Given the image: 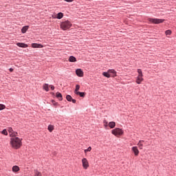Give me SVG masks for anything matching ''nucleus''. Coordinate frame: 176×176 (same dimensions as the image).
<instances>
[{
	"label": "nucleus",
	"mask_w": 176,
	"mask_h": 176,
	"mask_svg": "<svg viewBox=\"0 0 176 176\" xmlns=\"http://www.w3.org/2000/svg\"><path fill=\"white\" fill-rule=\"evenodd\" d=\"M10 144L14 149H19V148H21L22 145L21 139L17 137L11 138Z\"/></svg>",
	"instance_id": "nucleus-1"
},
{
	"label": "nucleus",
	"mask_w": 176,
	"mask_h": 176,
	"mask_svg": "<svg viewBox=\"0 0 176 176\" xmlns=\"http://www.w3.org/2000/svg\"><path fill=\"white\" fill-rule=\"evenodd\" d=\"M72 27V23L69 21H65L60 23V28L63 31H67V30H69L70 28Z\"/></svg>",
	"instance_id": "nucleus-2"
},
{
	"label": "nucleus",
	"mask_w": 176,
	"mask_h": 176,
	"mask_svg": "<svg viewBox=\"0 0 176 176\" xmlns=\"http://www.w3.org/2000/svg\"><path fill=\"white\" fill-rule=\"evenodd\" d=\"M111 133L116 137H120V135H122L124 133V132L122 129L116 128L111 131Z\"/></svg>",
	"instance_id": "nucleus-3"
},
{
	"label": "nucleus",
	"mask_w": 176,
	"mask_h": 176,
	"mask_svg": "<svg viewBox=\"0 0 176 176\" xmlns=\"http://www.w3.org/2000/svg\"><path fill=\"white\" fill-rule=\"evenodd\" d=\"M148 21L153 24H161L164 22V19L148 18Z\"/></svg>",
	"instance_id": "nucleus-4"
},
{
	"label": "nucleus",
	"mask_w": 176,
	"mask_h": 176,
	"mask_svg": "<svg viewBox=\"0 0 176 176\" xmlns=\"http://www.w3.org/2000/svg\"><path fill=\"white\" fill-rule=\"evenodd\" d=\"M8 131L10 134V137H12V138L17 137V132L13 131V129H12V127H9Z\"/></svg>",
	"instance_id": "nucleus-5"
},
{
	"label": "nucleus",
	"mask_w": 176,
	"mask_h": 176,
	"mask_svg": "<svg viewBox=\"0 0 176 176\" xmlns=\"http://www.w3.org/2000/svg\"><path fill=\"white\" fill-rule=\"evenodd\" d=\"M82 167L85 170H87V168H89V161H87V159L82 158Z\"/></svg>",
	"instance_id": "nucleus-6"
},
{
	"label": "nucleus",
	"mask_w": 176,
	"mask_h": 176,
	"mask_svg": "<svg viewBox=\"0 0 176 176\" xmlns=\"http://www.w3.org/2000/svg\"><path fill=\"white\" fill-rule=\"evenodd\" d=\"M142 82H144V76H138L136 78V83L141 85Z\"/></svg>",
	"instance_id": "nucleus-7"
},
{
	"label": "nucleus",
	"mask_w": 176,
	"mask_h": 176,
	"mask_svg": "<svg viewBox=\"0 0 176 176\" xmlns=\"http://www.w3.org/2000/svg\"><path fill=\"white\" fill-rule=\"evenodd\" d=\"M132 152H133L135 156H138V155H140V151L137 146L132 147Z\"/></svg>",
	"instance_id": "nucleus-8"
},
{
	"label": "nucleus",
	"mask_w": 176,
	"mask_h": 176,
	"mask_svg": "<svg viewBox=\"0 0 176 176\" xmlns=\"http://www.w3.org/2000/svg\"><path fill=\"white\" fill-rule=\"evenodd\" d=\"M76 74L77 76H79L80 78L83 77V71H82L80 69H77L76 70Z\"/></svg>",
	"instance_id": "nucleus-9"
},
{
	"label": "nucleus",
	"mask_w": 176,
	"mask_h": 176,
	"mask_svg": "<svg viewBox=\"0 0 176 176\" xmlns=\"http://www.w3.org/2000/svg\"><path fill=\"white\" fill-rule=\"evenodd\" d=\"M66 100H67L68 101H69V102H73V104H76V100H75V99H73L72 98V96H71L70 95H67V96H66Z\"/></svg>",
	"instance_id": "nucleus-10"
},
{
	"label": "nucleus",
	"mask_w": 176,
	"mask_h": 176,
	"mask_svg": "<svg viewBox=\"0 0 176 176\" xmlns=\"http://www.w3.org/2000/svg\"><path fill=\"white\" fill-rule=\"evenodd\" d=\"M109 74L113 78H115V76H116V71H115V69H109Z\"/></svg>",
	"instance_id": "nucleus-11"
},
{
	"label": "nucleus",
	"mask_w": 176,
	"mask_h": 176,
	"mask_svg": "<svg viewBox=\"0 0 176 176\" xmlns=\"http://www.w3.org/2000/svg\"><path fill=\"white\" fill-rule=\"evenodd\" d=\"M28 28H30V26L28 25L23 27L21 29L22 34H25L27 31H28Z\"/></svg>",
	"instance_id": "nucleus-12"
},
{
	"label": "nucleus",
	"mask_w": 176,
	"mask_h": 176,
	"mask_svg": "<svg viewBox=\"0 0 176 176\" xmlns=\"http://www.w3.org/2000/svg\"><path fill=\"white\" fill-rule=\"evenodd\" d=\"M16 45L19 46V47H28V45L24 43H16Z\"/></svg>",
	"instance_id": "nucleus-13"
},
{
	"label": "nucleus",
	"mask_w": 176,
	"mask_h": 176,
	"mask_svg": "<svg viewBox=\"0 0 176 176\" xmlns=\"http://www.w3.org/2000/svg\"><path fill=\"white\" fill-rule=\"evenodd\" d=\"M12 171L13 173H19V171H20V167H19V166H14L12 167Z\"/></svg>",
	"instance_id": "nucleus-14"
},
{
	"label": "nucleus",
	"mask_w": 176,
	"mask_h": 176,
	"mask_svg": "<svg viewBox=\"0 0 176 176\" xmlns=\"http://www.w3.org/2000/svg\"><path fill=\"white\" fill-rule=\"evenodd\" d=\"M116 126V122H109V126L110 129H115V126Z\"/></svg>",
	"instance_id": "nucleus-15"
},
{
	"label": "nucleus",
	"mask_w": 176,
	"mask_h": 176,
	"mask_svg": "<svg viewBox=\"0 0 176 176\" xmlns=\"http://www.w3.org/2000/svg\"><path fill=\"white\" fill-rule=\"evenodd\" d=\"M32 47H34V48H36V47L42 48V47H43V45H42V44L32 43Z\"/></svg>",
	"instance_id": "nucleus-16"
},
{
	"label": "nucleus",
	"mask_w": 176,
	"mask_h": 176,
	"mask_svg": "<svg viewBox=\"0 0 176 176\" xmlns=\"http://www.w3.org/2000/svg\"><path fill=\"white\" fill-rule=\"evenodd\" d=\"M69 63H76V58L74 56H70L69 58Z\"/></svg>",
	"instance_id": "nucleus-17"
},
{
	"label": "nucleus",
	"mask_w": 176,
	"mask_h": 176,
	"mask_svg": "<svg viewBox=\"0 0 176 176\" xmlns=\"http://www.w3.org/2000/svg\"><path fill=\"white\" fill-rule=\"evenodd\" d=\"M144 142H145V141L144 140H140L139 142L138 143V146H139L140 149H142L143 146H144Z\"/></svg>",
	"instance_id": "nucleus-18"
},
{
	"label": "nucleus",
	"mask_w": 176,
	"mask_h": 176,
	"mask_svg": "<svg viewBox=\"0 0 176 176\" xmlns=\"http://www.w3.org/2000/svg\"><path fill=\"white\" fill-rule=\"evenodd\" d=\"M56 96L58 98L59 101H63V95L60 92L56 94Z\"/></svg>",
	"instance_id": "nucleus-19"
},
{
	"label": "nucleus",
	"mask_w": 176,
	"mask_h": 176,
	"mask_svg": "<svg viewBox=\"0 0 176 176\" xmlns=\"http://www.w3.org/2000/svg\"><path fill=\"white\" fill-rule=\"evenodd\" d=\"M102 75L103 76H105V78H111V74H109V70L107 71V72H104L102 73Z\"/></svg>",
	"instance_id": "nucleus-20"
},
{
	"label": "nucleus",
	"mask_w": 176,
	"mask_h": 176,
	"mask_svg": "<svg viewBox=\"0 0 176 176\" xmlns=\"http://www.w3.org/2000/svg\"><path fill=\"white\" fill-rule=\"evenodd\" d=\"M53 130H54V126L52 125V124H50L48 126V131H49V132L52 133V131H53Z\"/></svg>",
	"instance_id": "nucleus-21"
},
{
	"label": "nucleus",
	"mask_w": 176,
	"mask_h": 176,
	"mask_svg": "<svg viewBox=\"0 0 176 176\" xmlns=\"http://www.w3.org/2000/svg\"><path fill=\"white\" fill-rule=\"evenodd\" d=\"M62 17H64V14L62 12L58 13L56 19L60 20V19H61Z\"/></svg>",
	"instance_id": "nucleus-22"
},
{
	"label": "nucleus",
	"mask_w": 176,
	"mask_h": 176,
	"mask_svg": "<svg viewBox=\"0 0 176 176\" xmlns=\"http://www.w3.org/2000/svg\"><path fill=\"white\" fill-rule=\"evenodd\" d=\"M79 89H80V85H76V89L74 91L75 94H76V93L79 92Z\"/></svg>",
	"instance_id": "nucleus-23"
},
{
	"label": "nucleus",
	"mask_w": 176,
	"mask_h": 176,
	"mask_svg": "<svg viewBox=\"0 0 176 176\" xmlns=\"http://www.w3.org/2000/svg\"><path fill=\"white\" fill-rule=\"evenodd\" d=\"M76 94L77 96H80V97H85V92H80V91L76 92Z\"/></svg>",
	"instance_id": "nucleus-24"
},
{
	"label": "nucleus",
	"mask_w": 176,
	"mask_h": 176,
	"mask_svg": "<svg viewBox=\"0 0 176 176\" xmlns=\"http://www.w3.org/2000/svg\"><path fill=\"white\" fill-rule=\"evenodd\" d=\"M43 87L45 90V91H49V84H45Z\"/></svg>",
	"instance_id": "nucleus-25"
},
{
	"label": "nucleus",
	"mask_w": 176,
	"mask_h": 176,
	"mask_svg": "<svg viewBox=\"0 0 176 176\" xmlns=\"http://www.w3.org/2000/svg\"><path fill=\"white\" fill-rule=\"evenodd\" d=\"M138 74L139 76H144V74H142V70L141 69H138Z\"/></svg>",
	"instance_id": "nucleus-26"
},
{
	"label": "nucleus",
	"mask_w": 176,
	"mask_h": 176,
	"mask_svg": "<svg viewBox=\"0 0 176 176\" xmlns=\"http://www.w3.org/2000/svg\"><path fill=\"white\" fill-rule=\"evenodd\" d=\"M34 176H42V173L38 170L34 171Z\"/></svg>",
	"instance_id": "nucleus-27"
},
{
	"label": "nucleus",
	"mask_w": 176,
	"mask_h": 176,
	"mask_svg": "<svg viewBox=\"0 0 176 176\" xmlns=\"http://www.w3.org/2000/svg\"><path fill=\"white\" fill-rule=\"evenodd\" d=\"M91 146H89L85 150V153H87V152H91Z\"/></svg>",
	"instance_id": "nucleus-28"
},
{
	"label": "nucleus",
	"mask_w": 176,
	"mask_h": 176,
	"mask_svg": "<svg viewBox=\"0 0 176 176\" xmlns=\"http://www.w3.org/2000/svg\"><path fill=\"white\" fill-rule=\"evenodd\" d=\"M1 134H3V135H8V131H6V129H3L1 131Z\"/></svg>",
	"instance_id": "nucleus-29"
},
{
	"label": "nucleus",
	"mask_w": 176,
	"mask_h": 176,
	"mask_svg": "<svg viewBox=\"0 0 176 176\" xmlns=\"http://www.w3.org/2000/svg\"><path fill=\"white\" fill-rule=\"evenodd\" d=\"M166 35H170L172 34V32L170 30H168L165 32Z\"/></svg>",
	"instance_id": "nucleus-30"
},
{
	"label": "nucleus",
	"mask_w": 176,
	"mask_h": 176,
	"mask_svg": "<svg viewBox=\"0 0 176 176\" xmlns=\"http://www.w3.org/2000/svg\"><path fill=\"white\" fill-rule=\"evenodd\" d=\"M103 123H104V127H108L109 126L108 121L104 120Z\"/></svg>",
	"instance_id": "nucleus-31"
},
{
	"label": "nucleus",
	"mask_w": 176,
	"mask_h": 176,
	"mask_svg": "<svg viewBox=\"0 0 176 176\" xmlns=\"http://www.w3.org/2000/svg\"><path fill=\"white\" fill-rule=\"evenodd\" d=\"M6 107L4 104H0V111H2L3 109H5Z\"/></svg>",
	"instance_id": "nucleus-32"
},
{
	"label": "nucleus",
	"mask_w": 176,
	"mask_h": 176,
	"mask_svg": "<svg viewBox=\"0 0 176 176\" xmlns=\"http://www.w3.org/2000/svg\"><path fill=\"white\" fill-rule=\"evenodd\" d=\"M65 2H74V0H64Z\"/></svg>",
	"instance_id": "nucleus-33"
},
{
	"label": "nucleus",
	"mask_w": 176,
	"mask_h": 176,
	"mask_svg": "<svg viewBox=\"0 0 176 176\" xmlns=\"http://www.w3.org/2000/svg\"><path fill=\"white\" fill-rule=\"evenodd\" d=\"M50 87H51L52 90H54V87L53 85H50Z\"/></svg>",
	"instance_id": "nucleus-34"
},
{
	"label": "nucleus",
	"mask_w": 176,
	"mask_h": 176,
	"mask_svg": "<svg viewBox=\"0 0 176 176\" xmlns=\"http://www.w3.org/2000/svg\"><path fill=\"white\" fill-rule=\"evenodd\" d=\"M52 104H53L54 105H57V102H56L54 100L52 101Z\"/></svg>",
	"instance_id": "nucleus-35"
},
{
	"label": "nucleus",
	"mask_w": 176,
	"mask_h": 176,
	"mask_svg": "<svg viewBox=\"0 0 176 176\" xmlns=\"http://www.w3.org/2000/svg\"><path fill=\"white\" fill-rule=\"evenodd\" d=\"M10 72H13V68H10Z\"/></svg>",
	"instance_id": "nucleus-36"
}]
</instances>
